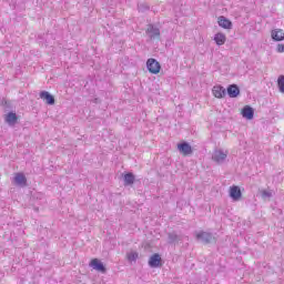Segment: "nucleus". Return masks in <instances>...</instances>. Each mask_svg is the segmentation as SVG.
I'll use <instances>...</instances> for the list:
<instances>
[{"label": "nucleus", "mask_w": 284, "mask_h": 284, "mask_svg": "<svg viewBox=\"0 0 284 284\" xmlns=\"http://www.w3.org/2000/svg\"><path fill=\"white\" fill-rule=\"evenodd\" d=\"M196 241H200V243H203V245H210V243H215L216 237L210 232L200 231L195 235Z\"/></svg>", "instance_id": "nucleus-1"}, {"label": "nucleus", "mask_w": 284, "mask_h": 284, "mask_svg": "<svg viewBox=\"0 0 284 284\" xmlns=\"http://www.w3.org/2000/svg\"><path fill=\"white\" fill-rule=\"evenodd\" d=\"M146 34L151 41L161 40V29L155 27L154 24H148Z\"/></svg>", "instance_id": "nucleus-2"}, {"label": "nucleus", "mask_w": 284, "mask_h": 284, "mask_svg": "<svg viewBox=\"0 0 284 284\" xmlns=\"http://www.w3.org/2000/svg\"><path fill=\"white\" fill-rule=\"evenodd\" d=\"M225 159H227V151L215 150L212 154V161L217 163V165H223V163H225Z\"/></svg>", "instance_id": "nucleus-3"}, {"label": "nucleus", "mask_w": 284, "mask_h": 284, "mask_svg": "<svg viewBox=\"0 0 284 284\" xmlns=\"http://www.w3.org/2000/svg\"><path fill=\"white\" fill-rule=\"evenodd\" d=\"M146 68L151 74H159V72H161V63L153 58L146 61Z\"/></svg>", "instance_id": "nucleus-4"}, {"label": "nucleus", "mask_w": 284, "mask_h": 284, "mask_svg": "<svg viewBox=\"0 0 284 284\" xmlns=\"http://www.w3.org/2000/svg\"><path fill=\"white\" fill-rule=\"evenodd\" d=\"M178 150L180 154H183V156H190L194 153V150H192V145H190V143L185 141L178 144Z\"/></svg>", "instance_id": "nucleus-5"}, {"label": "nucleus", "mask_w": 284, "mask_h": 284, "mask_svg": "<svg viewBox=\"0 0 284 284\" xmlns=\"http://www.w3.org/2000/svg\"><path fill=\"white\" fill-rule=\"evenodd\" d=\"M89 265L97 272H101V274H105V272H108V268H105V264H103V262H101V260L99 258L91 260Z\"/></svg>", "instance_id": "nucleus-6"}, {"label": "nucleus", "mask_w": 284, "mask_h": 284, "mask_svg": "<svg viewBox=\"0 0 284 284\" xmlns=\"http://www.w3.org/2000/svg\"><path fill=\"white\" fill-rule=\"evenodd\" d=\"M40 99L47 103V105H54L57 103V100L54 99V95H52L48 91H41L39 94Z\"/></svg>", "instance_id": "nucleus-7"}, {"label": "nucleus", "mask_w": 284, "mask_h": 284, "mask_svg": "<svg viewBox=\"0 0 284 284\" xmlns=\"http://www.w3.org/2000/svg\"><path fill=\"white\" fill-rule=\"evenodd\" d=\"M183 241V235L178 234L176 232H170L168 233V243L170 245H176V243H181Z\"/></svg>", "instance_id": "nucleus-8"}, {"label": "nucleus", "mask_w": 284, "mask_h": 284, "mask_svg": "<svg viewBox=\"0 0 284 284\" xmlns=\"http://www.w3.org/2000/svg\"><path fill=\"white\" fill-rule=\"evenodd\" d=\"M229 195L234 201H241V197L243 196V193L241 192V187L233 185L230 187Z\"/></svg>", "instance_id": "nucleus-9"}, {"label": "nucleus", "mask_w": 284, "mask_h": 284, "mask_svg": "<svg viewBox=\"0 0 284 284\" xmlns=\"http://www.w3.org/2000/svg\"><path fill=\"white\" fill-rule=\"evenodd\" d=\"M230 99H236L241 94V89L236 84H230L226 89Z\"/></svg>", "instance_id": "nucleus-10"}, {"label": "nucleus", "mask_w": 284, "mask_h": 284, "mask_svg": "<svg viewBox=\"0 0 284 284\" xmlns=\"http://www.w3.org/2000/svg\"><path fill=\"white\" fill-rule=\"evenodd\" d=\"M227 94V91L223 85H215L213 87V95L215 99H225V95Z\"/></svg>", "instance_id": "nucleus-11"}, {"label": "nucleus", "mask_w": 284, "mask_h": 284, "mask_svg": "<svg viewBox=\"0 0 284 284\" xmlns=\"http://www.w3.org/2000/svg\"><path fill=\"white\" fill-rule=\"evenodd\" d=\"M13 181L16 185H19L20 187H26V185H28V178H26V174L23 173H17Z\"/></svg>", "instance_id": "nucleus-12"}, {"label": "nucleus", "mask_w": 284, "mask_h": 284, "mask_svg": "<svg viewBox=\"0 0 284 284\" xmlns=\"http://www.w3.org/2000/svg\"><path fill=\"white\" fill-rule=\"evenodd\" d=\"M243 119H247V121H252V119H254V108L250 106V105H245L242 109L241 112Z\"/></svg>", "instance_id": "nucleus-13"}, {"label": "nucleus", "mask_w": 284, "mask_h": 284, "mask_svg": "<svg viewBox=\"0 0 284 284\" xmlns=\"http://www.w3.org/2000/svg\"><path fill=\"white\" fill-rule=\"evenodd\" d=\"M161 255L159 253L153 254L149 258V267H161Z\"/></svg>", "instance_id": "nucleus-14"}, {"label": "nucleus", "mask_w": 284, "mask_h": 284, "mask_svg": "<svg viewBox=\"0 0 284 284\" xmlns=\"http://www.w3.org/2000/svg\"><path fill=\"white\" fill-rule=\"evenodd\" d=\"M4 121L6 123H8V125H17L19 116L17 115V113L11 111L6 115Z\"/></svg>", "instance_id": "nucleus-15"}, {"label": "nucleus", "mask_w": 284, "mask_h": 284, "mask_svg": "<svg viewBox=\"0 0 284 284\" xmlns=\"http://www.w3.org/2000/svg\"><path fill=\"white\" fill-rule=\"evenodd\" d=\"M220 28H224V30H232V21L230 19L221 16L217 21Z\"/></svg>", "instance_id": "nucleus-16"}, {"label": "nucleus", "mask_w": 284, "mask_h": 284, "mask_svg": "<svg viewBox=\"0 0 284 284\" xmlns=\"http://www.w3.org/2000/svg\"><path fill=\"white\" fill-rule=\"evenodd\" d=\"M123 181H124V187H128L130 185H134V181H136V178L134 176V173L129 172L124 174Z\"/></svg>", "instance_id": "nucleus-17"}, {"label": "nucleus", "mask_w": 284, "mask_h": 284, "mask_svg": "<svg viewBox=\"0 0 284 284\" xmlns=\"http://www.w3.org/2000/svg\"><path fill=\"white\" fill-rule=\"evenodd\" d=\"M271 37L273 41H284V32L282 29H275L272 31Z\"/></svg>", "instance_id": "nucleus-18"}, {"label": "nucleus", "mask_w": 284, "mask_h": 284, "mask_svg": "<svg viewBox=\"0 0 284 284\" xmlns=\"http://www.w3.org/2000/svg\"><path fill=\"white\" fill-rule=\"evenodd\" d=\"M214 41L216 45H225V41H227V38L224 36V33H216L214 36Z\"/></svg>", "instance_id": "nucleus-19"}, {"label": "nucleus", "mask_w": 284, "mask_h": 284, "mask_svg": "<svg viewBox=\"0 0 284 284\" xmlns=\"http://www.w3.org/2000/svg\"><path fill=\"white\" fill-rule=\"evenodd\" d=\"M274 196V193L271 190H262L261 191V197L263 201H267Z\"/></svg>", "instance_id": "nucleus-20"}, {"label": "nucleus", "mask_w": 284, "mask_h": 284, "mask_svg": "<svg viewBox=\"0 0 284 284\" xmlns=\"http://www.w3.org/2000/svg\"><path fill=\"white\" fill-rule=\"evenodd\" d=\"M278 91L284 94V75H280L277 79Z\"/></svg>", "instance_id": "nucleus-21"}, {"label": "nucleus", "mask_w": 284, "mask_h": 284, "mask_svg": "<svg viewBox=\"0 0 284 284\" xmlns=\"http://www.w3.org/2000/svg\"><path fill=\"white\" fill-rule=\"evenodd\" d=\"M136 258H139V253L136 252H131L128 254V261H136Z\"/></svg>", "instance_id": "nucleus-22"}, {"label": "nucleus", "mask_w": 284, "mask_h": 284, "mask_svg": "<svg viewBox=\"0 0 284 284\" xmlns=\"http://www.w3.org/2000/svg\"><path fill=\"white\" fill-rule=\"evenodd\" d=\"M277 52H284V44H277Z\"/></svg>", "instance_id": "nucleus-23"}, {"label": "nucleus", "mask_w": 284, "mask_h": 284, "mask_svg": "<svg viewBox=\"0 0 284 284\" xmlns=\"http://www.w3.org/2000/svg\"><path fill=\"white\" fill-rule=\"evenodd\" d=\"M2 105L4 108H10V102L8 100H2Z\"/></svg>", "instance_id": "nucleus-24"}]
</instances>
